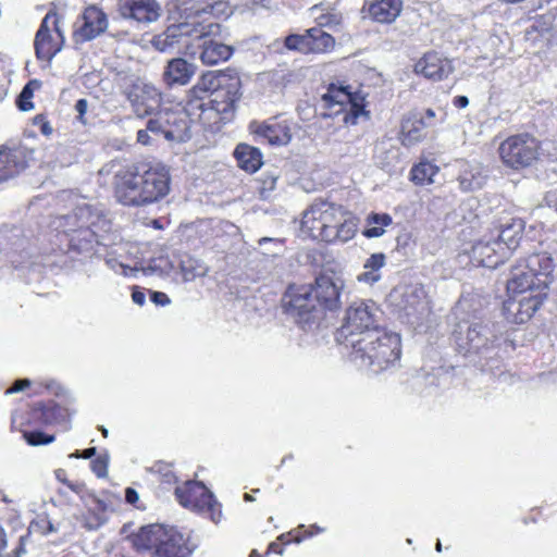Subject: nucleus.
Segmentation results:
<instances>
[{
	"label": "nucleus",
	"instance_id": "f257e3e1",
	"mask_svg": "<svg viewBox=\"0 0 557 557\" xmlns=\"http://www.w3.org/2000/svg\"><path fill=\"white\" fill-rule=\"evenodd\" d=\"M170 173L162 164L134 163L115 172L112 181L116 201L127 207H145L170 191Z\"/></svg>",
	"mask_w": 557,
	"mask_h": 557
},
{
	"label": "nucleus",
	"instance_id": "f03ea898",
	"mask_svg": "<svg viewBox=\"0 0 557 557\" xmlns=\"http://www.w3.org/2000/svg\"><path fill=\"white\" fill-rule=\"evenodd\" d=\"M212 75H205L200 83L193 89L195 95L187 100V112L193 123H200L203 126H212L227 119L239 100L238 77H232L226 88L221 87L220 81L215 84Z\"/></svg>",
	"mask_w": 557,
	"mask_h": 557
},
{
	"label": "nucleus",
	"instance_id": "7ed1b4c3",
	"mask_svg": "<svg viewBox=\"0 0 557 557\" xmlns=\"http://www.w3.org/2000/svg\"><path fill=\"white\" fill-rule=\"evenodd\" d=\"M59 227L66 237L69 250L77 253H90L95 247L102 245L103 236L110 230V220L102 210L83 203L72 213L60 219Z\"/></svg>",
	"mask_w": 557,
	"mask_h": 557
},
{
	"label": "nucleus",
	"instance_id": "20e7f679",
	"mask_svg": "<svg viewBox=\"0 0 557 557\" xmlns=\"http://www.w3.org/2000/svg\"><path fill=\"white\" fill-rule=\"evenodd\" d=\"M401 356V339L396 332L382 327L354 342L350 359L361 369L380 373L395 367Z\"/></svg>",
	"mask_w": 557,
	"mask_h": 557
},
{
	"label": "nucleus",
	"instance_id": "39448f33",
	"mask_svg": "<svg viewBox=\"0 0 557 557\" xmlns=\"http://www.w3.org/2000/svg\"><path fill=\"white\" fill-rule=\"evenodd\" d=\"M554 269L555 262L549 253H532L511 268L507 290L512 295L547 290L554 281Z\"/></svg>",
	"mask_w": 557,
	"mask_h": 557
},
{
	"label": "nucleus",
	"instance_id": "423d86ee",
	"mask_svg": "<svg viewBox=\"0 0 557 557\" xmlns=\"http://www.w3.org/2000/svg\"><path fill=\"white\" fill-rule=\"evenodd\" d=\"M495 325L488 321L478 320L472 322H461L454 332L457 349L466 357L476 356L486 360L481 363L483 371L493 370L490 361H495L496 341Z\"/></svg>",
	"mask_w": 557,
	"mask_h": 557
},
{
	"label": "nucleus",
	"instance_id": "0eeeda50",
	"mask_svg": "<svg viewBox=\"0 0 557 557\" xmlns=\"http://www.w3.org/2000/svg\"><path fill=\"white\" fill-rule=\"evenodd\" d=\"M379 307L371 300H356L346 309L341 329L336 332V341L346 347L364 337L367 333L376 332L381 320Z\"/></svg>",
	"mask_w": 557,
	"mask_h": 557
},
{
	"label": "nucleus",
	"instance_id": "6e6552de",
	"mask_svg": "<svg viewBox=\"0 0 557 557\" xmlns=\"http://www.w3.org/2000/svg\"><path fill=\"white\" fill-rule=\"evenodd\" d=\"M311 293L310 285L290 287L282 299L285 312L305 331L318 330L326 321Z\"/></svg>",
	"mask_w": 557,
	"mask_h": 557
},
{
	"label": "nucleus",
	"instance_id": "1a4fd4ad",
	"mask_svg": "<svg viewBox=\"0 0 557 557\" xmlns=\"http://www.w3.org/2000/svg\"><path fill=\"white\" fill-rule=\"evenodd\" d=\"M138 542L148 549H154L160 557H189L191 548L185 536L174 527L151 524L141 528Z\"/></svg>",
	"mask_w": 557,
	"mask_h": 557
},
{
	"label": "nucleus",
	"instance_id": "9d476101",
	"mask_svg": "<svg viewBox=\"0 0 557 557\" xmlns=\"http://www.w3.org/2000/svg\"><path fill=\"white\" fill-rule=\"evenodd\" d=\"M389 301L400 318L411 325H419L430 313L426 292L420 284H408L395 287L389 294Z\"/></svg>",
	"mask_w": 557,
	"mask_h": 557
},
{
	"label": "nucleus",
	"instance_id": "9b49d317",
	"mask_svg": "<svg viewBox=\"0 0 557 557\" xmlns=\"http://www.w3.org/2000/svg\"><path fill=\"white\" fill-rule=\"evenodd\" d=\"M346 214L347 211L339 205L321 199L315 200L304 212L301 227L313 238L325 242L329 230H334Z\"/></svg>",
	"mask_w": 557,
	"mask_h": 557
},
{
	"label": "nucleus",
	"instance_id": "f8f14e48",
	"mask_svg": "<svg viewBox=\"0 0 557 557\" xmlns=\"http://www.w3.org/2000/svg\"><path fill=\"white\" fill-rule=\"evenodd\" d=\"M322 100L329 109L338 106L339 109L333 113L345 112L343 120L346 124L356 125L360 119L368 120L370 116V112L366 110V95L361 90L351 91L349 87L331 85Z\"/></svg>",
	"mask_w": 557,
	"mask_h": 557
},
{
	"label": "nucleus",
	"instance_id": "ddd939ff",
	"mask_svg": "<svg viewBox=\"0 0 557 557\" xmlns=\"http://www.w3.org/2000/svg\"><path fill=\"white\" fill-rule=\"evenodd\" d=\"M193 123L187 104L180 110L164 109L148 120V129L154 135H162L169 141L184 143L191 137Z\"/></svg>",
	"mask_w": 557,
	"mask_h": 557
},
{
	"label": "nucleus",
	"instance_id": "4468645a",
	"mask_svg": "<svg viewBox=\"0 0 557 557\" xmlns=\"http://www.w3.org/2000/svg\"><path fill=\"white\" fill-rule=\"evenodd\" d=\"M175 496L185 508L209 517L214 523L221 521V504L202 483L195 481L186 482L183 486L175 488Z\"/></svg>",
	"mask_w": 557,
	"mask_h": 557
},
{
	"label": "nucleus",
	"instance_id": "2eb2a0df",
	"mask_svg": "<svg viewBox=\"0 0 557 557\" xmlns=\"http://www.w3.org/2000/svg\"><path fill=\"white\" fill-rule=\"evenodd\" d=\"M499 156L505 165L519 170L530 166L540 156V143L529 134L508 137L499 146Z\"/></svg>",
	"mask_w": 557,
	"mask_h": 557
},
{
	"label": "nucleus",
	"instance_id": "dca6fc26",
	"mask_svg": "<svg viewBox=\"0 0 557 557\" xmlns=\"http://www.w3.org/2000/svg\"><path fill=\"white\" fill-rule=\"evenodd\" d=\"M134 113L143 119L147 115H156L162 101L160 90L150 83L137 79L125 90Z\"/></svg>",
	"mask_w": 557,
	"mask_h": 557
},
{
	"label": "nucleus",
	"instance_id": "f3484780",
	"mask_svg": "<svg viewBox=\"0 0 557 557\" xmlns=\"http://www.w3.org/2000/svg\"><path fill=\"white\" fill-rule=\"evenodd\" d=\"M311 286V294L318 305L322 307V312L326 315L327 311L333 312L341 307V292L343 282L331 275H320Z\"/></svg>",
	"mask_w": 557,
	"mask_h": 557
},
{
	"label": "nucleus",
	"instance_id": "a211bd4d",
	"mask_svg": "<svg viewBox=\"0 0 557 557\" xmlns=\"http://www.w3.org/2000/svg\"><path fill=\"white\" fill-rule=\"evenodd\" d=\"M208 28L207 32L197 37V40L198 47L201 49L199 59L205 65L212 66L227 61L232 57L234 49L212 38L220 28L219 24H210Z\"/></svg>",
	"mask_w": 557,
	"mask_h": 557
},
{
	"label": "nucleus",
	"instance_id": "6ab92c4d",
	"mask_svg": "<svg viewBox=\"0 0 557 557\" xmlns=\"http://www.w3.org/2000/svg\"><path fill=\"white\" fill-rule=\"evenodd\" d=\"M506 251L507 248L497 244L494 234L490 233L472 246L470 258L476 265L495 269L507 259Z\"/></svg>",
	"mask_w": 557,
	"mask_h": 557
},
{
	"label": "nucleus",
	"instance_id": "aec40b11",
	"mask_svg": "<svg viewBox=\"0 0 557 557\" xmlns=\"http://www.w3.org/2000/svg\"><path fill=\"white\" fill-rule=\"evenodd\" d=\"M108 28L107 14L98 7L90 5L83 12L73 33L76 44L92 40Z\"/></svg>",
	"mask_w": 557,
	"mask_h": 557
},
{
	"label": "nucleus",
	"instance_id": "412c9836",
	"mask_svg": "<svg viewBox=\"0 0 557 557\" xmlns=\"http://www.w3.org/2000/svg\"><path fill=\"white\" fill-rule=\"evenodd\" d=\"M161 8L156 0H119L117 12L123 18L151 23L159 18Z\"/></svg>",
	"mask_w": 557,
	"mask_h": 557
},
{
	"label": "nucleus",
	"instance_id": "4be33fe9",
	"mask_svg": "<svg viewBox=\"0 0 557 557\" xmlns=\"http://www.w3.org/2000/svg\"><path fill=\"white\" fill-rule=\"evenodd\" d=\"M249 131L258 137L260 141H265L272 146H285L292 139L288 125L285 122L270 120L264 122L252 121L249 124Z\"/></svg>",
	"mask_w": 557,
	"mask_h": 557
},
{
	"label": "nucleus",
	"instance_id": "5701e85b",
	"mask_svg": "<svg viewBox=\"0 0 557 557\" xmlns=\"http://www.w3.org/2000/svg\"><path fill=\"white\" fill-rule=\"evenodd\" d=\"M416 71L426 78L442 81L453 73L454 66L450 60L437 52H429L416 64Z\"/></svg>",
	"mask_w": 557,
	"mask_h": 557
},
{
	"label": "nucleus",
	"instance_id": "b1692460",
	"mask_svg": "<svg viewBox=\"0 0 557 557\" xmlns=\"http://www.w3.org/2000/svg\"><path fill=\"white\" fill-rule=\"evenodd\" d=\"M430 123L424 121V117L418 113L411 112L407 114L400 125L399 140L406 146L410 147L425 138V128Z\"/></svg>",
	"mask_w": 557,
	"mask_h": 557
},
{
	"label": "nucleus",
	"instance_id": "393cba45",
	"mask_svg": "<svg viewBox=\"0 0 557 557\" xmlns=\"http://www.w3.org/2000/svg\"><path fill=\"white\" fill-rule=\"evenodd\" d=\"M196 73V65L183 58L170 60L163 72V81L168 86L186 85Z\"/></svg>",
	"mask_w": 557,
	"mask_h": 557
},
{
	"label": "nucleus",
	"instance_id": "a878e982",
	"mask_svg": "<svg viewBox=\"0 0 557 557\" xmlns=\"http://www.w3.org/2000/svg\"><path fill=\"white\" fill-rule=\"evenodd\" d=\"M187 24H173L156 35L151 44L160 52H172L181 46L187 35Z\"/></svg>",
	"mask_w": 557,
	"mask_h": 557
},
{
	"label": "nucleus",
	"instance_id": "bb28decb",
	"mask_svg": "<svg viewBox=\"0 0 557 557\" xmlns=\"http://www.w3.org/2000/svg\"><path fill=\"white\" fill-rule=\"evenodd\" d=\"M25 168L26 161L21 149L0 150V182L14 177Z\"/></svg>",
	"mask_w": 557,
	"mask_h": 557
},
{
	"label": "nucleus",
	"instance_id": "cd10ccee",
	"mask_svg": "<svg viewBox=\"0 0 557 557\" xmlns=\"http://www.w3.org/2000/svg\"><path fill=\"white\" fill-rule=\"evenodd\" d=\"M32 418L45 424H66L70 413L66 408L48 401L38 404L32 411Z\"/></svg>",
	"mask_w": 557,
	"mask_h": 557
},
{
	"label": "nucleus",
	"instance_id": "c85d7f7f",
	"mask_svg": "<svg viewBox=\"0 0 557 557\" xmlns=\"http://www.w3.org/2000/svg\"><path fill=\"white\" fill-rule=\"evenodd\" d=\"M486 176L482 165L478 162H463L460 168L458 182L463 191L480 189L485 183Z\"/></svg>",
	"mask_w": 557,
	"mask_h": 557
},
{
	"label": "nucleus",
	"instance_id": "c756f323",
	"mask_svg": "<svg viewBox=\"0 0 557 557\" xmlns=\"http://www.w3.org/2000/svg\"><path fill=\"white\" fill-rule=\"evenodd\" d=\"M401 0H379L368 8L369 16L377 23H392L401 12Z\"/></svg>",
	"mask_w": 557,
	"mask_h": 557
},
{
	"label": "nucleus",
	"instance_id": "7c9ffc66",
	"mask_svg": "<svg viewBox=\"0 0 557 557\" xmlns=\"http://www.w3.org/2000/svg\"><path fill=\"white\" fill-rule=\"evenodd\" d=\"M522 231V220H513L511 223L500 226L499 228H496L492 232L495 236V239L497 240V244H503L507 248V258L518 247Z\"/></svg>",
	"mask_w": 557,
	"mask_h": 557
},
{
	"label": "nucleus",
	"instance_id": "2f4dec72",
	"mask_svg": "<svg viewBox=\"0 0 557 557\" xmlns=\"http://www.w3.org/2000/svg\"><path fill=\"white\" fill-rule=\"evenodd\" d=\"M234 156L239 168L247 172L255 173L262 165V154L260 150L247 144H239L234 151Z\"/></svg>",
	"mask_w": 557,
	"mask_h": 557
},
{
	"label": "nucleus",
	"instance_id": "473e14b6",
	"mask_svg": "<svg viewBox=\"0 0 557 557\" xmlns=\"http://www.w3.org/2000/svg\"><path fill=\"white\" fill-rule=\"evenodd\" d=\"M546 296V290H534V293H530V296L519 299L516 308L517 320L519 322L529 320L542 306Z\"/></svg>",
	"mask_w": 557,
	"mask_h": 557
},
{
	"label": "nucleus",
	"instance_id": "72a5a7b5",
	"mask_svg": "<svg viewBox=\"0 0 557 557\" xmlns=\"http://www.w3.org/2000/svg\"><path fill=\"white\" fill-rule=\"evenodd\" d=\"M356 232V219L350 213L347 212V214L343 218V220L334 230H329V234H326L325 242L333 243L338 240L342 243H346L355 236Z\"/></svg>",
	"mask_w": 557,
	"mask_h": 557
},
{
	"label": "nucleus",
	"instance_id": "f704fd0d",
	"mask_svg": "<svg viewBox=\"0 0 557 557\" xmlns=\"http://www.w3.org/2000/svg\"><path fill=\"white\" fill-rule=\"evenodd\" d=\"M309 53H324L334 48L335 40L333 36L323 32L321 28L313 27L307 30Z\"/></svg>",
	"mask_w": 557,
	"mask_h": 557
},
{
	"label": "nucleus",
	"instance_id": "c9c22d12",
	"mask_svg": "<svg viewBox=\"0 0 557 557\" xmlns=\"http://www.w3.org/2000/svg\"><path fill=\"white\" fill-rule=\"evenodd\" d=\"M385 265L384 253H373L364 262V271L358 275L359 282L374 284L381 280L380 270Z\"/></svg>",
	"mask_w": 557,
	"mask_h": 557
},
{
	"label": "nucleus",
	"instance_id": "e433bc0d",
	"mask_svg": "<svg viewBox=\"0 0 557 557\" xmlns=\"http://www.w3.org/2000/svg\"><path fill=\"white\" fill-rule=\"evenodd\" d=\"M35 50L38 59L50 61L61 50V45L54 41L51 34L45 36L44 32H37Z\"/></svg>",
	"mask_w": 557,
	"mask_h": 557
},
{
	"label": "nucleus",
	"instance_id": "4c0bfd02",
	"mask_svg": "<svg viewBox=\"0 0 557 557\" xmlns=\"http://www.w3.org/2000/svg\"><path fill=\"white\" fill-rule=\"evenodd\" d=\"M181 273L185 282H191L208 273V267L199 259L185 256L180 262Z\"/></svg>",
	"mask_w": 557,
	"mask_h": 557
},
{
	"label": "nucleus",
	"instance_id": "58836bf2",
	"mask_svg": "<svg viewBox=\"0 0 557 557\" xmlns=\"http://www.w3.org/2000/svg\"><path fill=\"white\" fill-rule=\"evenodd\" d=\"M367 225L362 231V234L368 238L380 237L385 233L384 227L392 224V216L387 213H372L367 220Z\"/></svg>",
	"mask_w": 557,
	"mask_h": 557
},
{
	"label": "nucleus",
	"instance_id": "ea45409f",
	"mask_svg": "<svg viewBox=\"0 0 557 557\" xmlns=\"http://www.w3.org/2000/svg\"><path fill=\"white\" fill-rule=\"evenodd\" d=\"M438 173V168L429 162H420L411 169V180L417 185H428L434 182V176Z\"/></svg>",
	"mask_w": 557,
	"mask_h": 557
},
{
	"label": "nucleus",
	"instance_id": "a19ab883",
	"mask_svg": "<svg viewBox=\"0 0 557 557\" xmlns=\"http://www.w3.org/2000/svg\"><path fill=\"white\" fill-rule=\"evenodd\" d=\"M258 244L263 248L262 253L265 256L275 257L283 250V240L280 238L262 237Z\"/></svg>",
	"mask_w": 557,
	"mask_h": 557
},
{
	"label": "nucleus",
	"instance_id": "79ce46f5",
	"mask_svg": "<svg viewBox=\"0 0 557 557\" xmlns=\"http://www.w3.org/2000/svg\"><path fill=\"white\" fill-rule=\"evenodd\" d=\"M308 40L307 33L304 35H289L285 39V47L289 50L309 53Z\"/></svg>",
	"mask_w": 557,
	"mask_h": 557
},
{
	"label": "nucleus",
	"instance_id": "37998d69",
	"mask_svg": "<svg viewBox=\"0 0 557 557\" xmlns=\"http://www.w3.org/2000/svg\"><path fill=\"white\" fill-rule=\"evenodd\" d=\"M23 436L32 446L45 445L54 441L53 435H48L40 431L25 432Z\"/></svg>",
	"mask_w": 557,
	"mask_h": 557
},
{
	"label": "nucleus",
	"instance_id": "c03bdc74",
	"mask_svg": "<svg viewBox=\"0 0 557 557\" xmlns=\"http://www.w3.org/2000/svg\"><path fill=\"white\" fill-rule=\"evenodd\" d=\"M37 84L36 81L29 82L21 91L17 100V106L22 111H29L33 109V103L30 101L33 97L32 85Z\"/></svg>",
	"mask_w": 557,
	"mask_h": 557
},
{
	"label": "nucleus",
	"instance_id": "a18cd8bd",
	"mask_svg": "<svg viewBox=\"0 0 557 557\" xmlns=\"http://www.w3.org/2000/svg\"><path fill=\"white\" fill-rule=\"evenodd\" d=\"M109 456L101 455L91 461V470L98 478H106L108 475Z\"/></svg>",
	"mask_w": 557,
	"mask_h": 557
},
{
	"label": "nucleus",
	"instance_id": "49530a36",
	"mask_svg": "<svg viewBox=\"0 0 557 557\" xmlns=\"http://www.w3.org/2000/svg\"><path fill=\"white\" fill-rule=\"evenodd\" d=\"M540 154L550 160H557V139H545L540 143Z\"/></svg>",
	"mask_w": 557,
	"mask_h": 557
},
{
	"label": "nucleus",
	"instance_id": "de8ad7c7",
	"mask_svg": "<svg viewBox=\"0 0 557 557\" xmlns=\"http://www.w3.org/2000/svg\"><path fill=\"white\" fill-rule=\"evenodd\" d=\"M50 18H53L54 29L58 33L59 37L61 38V41H63V35L58 26V18H57L55 13H52V12L47 13V15L41 21L40 27L37 32H44L45 36L50 34V28L48 26V22Z\"/></svg>",
	"mask_w": 557,
	"mask_h": 557
},
{
	"label": "nucleus",
	"instance_id": "09e8293b",
	"mask_svg": "<svg viewBox=\"0 0 557 557\" xmlns=\"http://www.w3.org/2000/svg\"><path fill=\"white\" fill-rule=\"evenodd\" d=\"M319 25L324 27H333L339 25L342 16L338 13L322 14L318 17Z\"/></svg>",
	"mask_w": 557,
	"mask_h": 557
},
{
	"label": "nucleus",
	"instance_id": "8fccbe9b",
	"mask_svg": "<svg viewBox=\"0 0 557 557\" xmlns=\"http://www.w3.org/2000/svg\"><path fill=\"white\" fill-rule=\"evenodd\" d=\"M34 124L39 127L40 132L45 136H50L52 134V132H53L52 126L50 125V123L42 115H37L34 119Z\"/></svg>",
	"mask_w": 557,
	"mask_h": 557
},
{
	"label": "nucleus",
	"instance_id": "3c124183",
	"mask_svg": "<svg viewBox=\"0 0 557 557\" xmlns=\"http://www.w3.org/2000/svg\"><path fill=\"white\" fill-rule=\"evenodd\" d=\"M150 299L157 306H166L171 302L169 296L162 292H151Z\"/></svg>",
	"mask_w": 557,
	"mask_h": 557
},
{
	"label": "nucleus",
	"instance_id": "603ef678",
	"mask_svg": "<svg viewBox=\"0 0 557 557\" xmlns=\"http://www.w3.org/2000/svg\"><path fill=\"white\" fill-rule=\"evenodd\" d=\"M87 109H88V101H87L86 99L82 98V99H79V100H77V101H76V103H75V110H76V112L78 113V115H77V120H78L79 122H82L83 124H85V123H86V121H85L84 116H85V114H86V112H87Z\"/></svg>",
	"mask_w": 557,
	"mask_h": 557
},
{
	"label": "nucleus",
	"instance_id": "864d4df0",
	"mask_svg": "<svg viewBox=\"0 0 557 557\" xmlns=\"http://www.w3.org/2000/svg\"><path fill=\"white\" fill-rule=\"evenodd\" d=\"M29 385H30V381L28 379L17 380L11 387H9L5 391V394H13V393L21 392Z\"/></svg>",
	"mask_w": 557,
	"mask_h": 557
},
{
	"label": "nucleus",
	"instance_id": "5fc2aeb1",
	"mask_svg": "<svg viewBox=\"0 0 557 557\" xmlns=\"http://www.w3.org/2000/svg\"><path fill=\"white\" fill-rule=\"evenodd\" d=\"M96 447L87 448L83 451L76 450L75 453L71 454V458H84V459H90L96 455Z\"/></svg>",
	"mask_w": 557,
	"mask_h": 557
},
{
	"label": "nucleus",
	"instance_id": "6e6d98bb",
	"mask_svg": "<svg viewBox=\"0 0 557 557\" xmlns=\"http://www.w3.org/2000/svg\"><path fill=\"white\" fill-rule=\"evenodd\" d=\"M132 299L136 305L144 306L146 301V295L141 289L136 287L133 289Z\"/></svg>",
	"mask_w": 557,
	"mask_h": 557
},
{
	"label": "nucleus",
	"instance_id": "4d7b16f0",
	"mask_svg": "<svg viewBox=\"0 0 557 557\" xmlns=\"http://www.w3.org/2000/svg\"><path fill=\"white\" fill-rule=\"evenodd\" d=\"M149 132L150 131L148 129V124H147L145 129H139L137 132V141L140 143L141 145H149L151 143Z\"/></svg>",
	"mask_w": 557,
	"mask_h": 557
},
{
	"label": "nucleus",
	"instance_id": "13d9d810",
	"mask_svg": "<svg viewBox=\"0 0 557 557\" xmlns=\"http://www.w3.org/2000/svg\"><path fill=\"white\" fill-rule=\"evenodd\" d=\"M125 499L128 504H135L139 499L138 493L134 488L127 487L125 491Z\"/></svg>",
	"mask_w": 557,
	"mask_h": 557
},
{
	"label": "nucleus",
	"instance_id": "bf43d9fd",
	"mask_svg": "<svg viewBox=\"0 0 557 557\" xmlns=\"http://www.w3.org/2000/svg\"><path fill=\"white\" fill-rule=\"evenodd\" d=\"M455 107L463 109L469 104V99L466 96H457L454 99Z\"/></svg>",
	"mask_w": 557,
	"mask_h": 557
},
{
	"label": "nucleus",
	"instance_id": "052dcab7",
	"mask_svg": "<svg viewBox=\"0 0 557 557\" xmlns=\"http://www.w3.org/2000/svg\"><path fill=\"white\" fill-rule=\"evenodd\" d=\"M40 522L44 524L42 525V532L45 534H48V533H52V532H55L57 529L54 528V525L52 524L51 521H49L48 519H41Z\"/></svg>",
	"mask_w": 557,
	"mask_h": 557
},
{
	"label": "nucleus",
	"instance_id": "680f3d73",
	"mask_svg": "<svg viewBox=\"0 0 557 557\" xmlns=\"http://www.w3.org/2000/svg\"><path fill=\"white\" fill-rule=\"evenodd\" d=\"M469 299L467 297H461L456 306V311H465L468 307Z\"/></svg>",
	"mask_w": 557,
	"mask_h": 557
},
{
	"label": "nucleus",
	"instance_id": "e2e57ef3",
	"mask_svg": "<svg viewBox=\"0 0 557 557\" xmlns=\"http://www.w3.org/2000/svg\"><path fill=\"white\" fill-rule=\"evenodd\" d=\"M7 546V537L3 529L0 527V550Z\"/></svg>",
	"mask_w": 557,
	"mask_h": 557
},
{
	"label": "nucleus",
	"instance_id": "0e129e2a",
	"mask_svg": "<svg viewBox=\"0 0 557 557\" xmlns=\"http://www.w3.org/2000/svg\"><path fill=\"white\" fill-rule=\"evenodd\" d=\"M425 116H426L428 119H433V117L435 116V112H434L432 109H428V110L425 111Z\"/></svg>",
	"mask_w": 557,
	"mask_h": 557
},
{
	"label": "nucleus",
	"instance_id": "69168bd1",
	"mask_svg": "<svg viewBox=\"0 0 557 557\" xmlns=\"http://www.w3.org/2000/svg\"><path fill=\"white\" fill-rule=\"evenodd\" d=\"M244 499H245L246 502H252V500H253V497H252L250 494H247V493H246V494L244 495Z\"/></svg>",
	"mask_w": 557,
	"mask_h": 557
},
{
	"label": "nucleus",
	"instance_id": "338daca9",
	"mask_svg": "<svg viewBox=\"0 0 557 557\" xmlns=\"http://www.w3.org/2000/svg\"><path fill=\"white\" fill-rule=\"evenodd\" d=\"M311 528H312V529H314L315 533H321V532H323V529H322V528H320V527H318V525H315V524H314V525H311Z\"/></svg>",
	"mask_w": 557,
	"mask_h": 557
},
{
	"label": "nucleus",
	"instance_id": "774afa93",
	"mask_svg": "<svg viewBox=\"0 0 557 557\" xmlns=\"http://www.w3.org/2000/svg\"><path fill=\"white\" fill-rule=\"evenodd\" d=\"M100 431L104 437L108 436V430L104 426H100Z\"/></svg>",
	"mask_w": 557,
	"mask_h": 557
}]
</instances>
